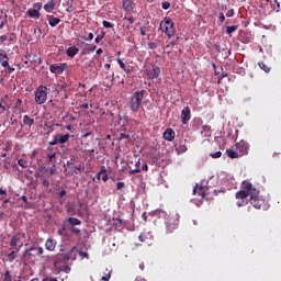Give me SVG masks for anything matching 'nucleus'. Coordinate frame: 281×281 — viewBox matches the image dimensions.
I'll return each mask as SVG.
<instances>
[{
	"label": "nucleus",
	"mask_w": 281,
	"mask_h": 281,
	"mask_svg": "<svg viewBox=\"0 0 281 281\" xmlns=\"http://www.w3.org/2000/svg\"><path fill=\"white\" fill-rule=\"evenodd\" d=\"M238 30V25H232L226 27V34H234Z\"/></svg>",
	"instance_id": "obj_35"
},
{
	"label": "nucleus",
	"mask_w": 281,
	"mask_h": 281,
	"mask_svg": "<svg viewBox=\"0 0 281 281\" xmlns=\"http://www.w3.org/2000/svg\"><path fill=\"white\" fill-rule=\"evenodd\" d=\"M56 245L57 243L54 239L48 238L45 241V249H47V251H54V249H56Z\"/></svg>",
	"instance_id": "obj_20"
},
{
	"label": "nucleus",
	"mask_w": 281,
	"mask_h": 281,
	"mask_svg": "<svg viewBox=\"0 0 281 281\" xmlns=\"http://www.w3.org/2000/svg\"><path fill=\"white\" fill-rule=\"evenodd\" d=\"M22 258H32V250H30V248H26L23 251Z\"/></svg>",
	"instance_id": "obj_39"
},
{
	"label": "nucleus",
	"mask_w": 281,
	"mask_h": 281,
	"mask_svg": "<svg viewBox=\"0 0 281 281\" xmlns=\"http://www.w3.org/2000/svg\"><path fill=\"white\" fill-rule=\"evenodd\" d=\"M207 188L200 186L193 188V194H199V196L205 198V192Z\"/></svg>",
	"instance_id": "obj_21"
},
{
	"label": "nucleus",
	"mask_w": 281,
	"mask_h": 281,
	"mask_svg": "<svg viewBox=\"0 0 281 281\" xmlns=\"http://www.w3.org/2000/svg\"><path fill=\"white\" fill-rule=\"evenodd\" d=\"M160 30L161 32H165L168 38H172V36H175L177 32V30L175 29V22H172V19L170 18H166L164 21L160 22Z\"/></svg>",
	"instance_id": "obj_6"
},
{
	"label": "nucleus",
	"mask_w": 281,
	"mask_h": 281,
	"mask_svg": "<svg viewBox=\"0 0 281 281\" xmlns=\"http://www.w3.org/2000/svg\"><path fill=\"white\" fill-rule=\"evenodd\" d=\"M123 21H126V22H128V24L130 25H133V23H135V18H133V16H130V18H123Z\"/></svg>",
	"instance_id": "obj_45"
},
{
	"label": "nucleus",
	"mask_w": 281,
	"mask_h": 281,
	"mask_svg": "<svg viewBox=\"0 0 281 281\" xmlns=\"http://www.w3.org/2000/svg\"><path fill=\"white\" fill-rule=\"evenodd\" d=\"M94 49H98V46L93 44H87V47L82 48V56H89V54L93 53Z\"/></svg>",
	"instance_id": "obj_17"
},
{
	"label": "nucleus",
	"mask_w": 281,
	"mask_h": 281,
	"mask_svg": "<svg viewBox=\"0 0 281 281\" xmlns=\"http://www.w3.org/2000/svg\"><path fill=\"white\" fill-rule=\"evenodd\" d=\"M78 47L76 46H70L67 50L66 54L69 58H74V56H76V54H78Z\"/></svg>",
	"instance_id": "obj_27"
},
{
	"label": "nucleus",
	"mask_w": 281,
	"mask_h": 281,
	"mask_svg": "<svg viewBox=\"0 0 281 281\" xmlns=\"http://www.w3.org/2000/svg\"><path fill=\"white\" fill-rule=\"evenodd\" d=\"M102 24H103V27H105L106 30L113 27V23H111L106 20H103Z\"/></svg>",
	"instance_id": "obj_44"
},
{
	"label": "nucleus",
	"mask_w": 281,
	"mask_h": 281,
	"mask_svg": "<svg viewBox=\"0 0 281 281\" xmlns=\"http://www.w3.org/2000/svg\"><path fill=\"white\" fill-rule=\"evenodd\" d=\"M71 232H72V234H76V236H80V228L72 226Z\"/></svg>",
	"instance_id": "obj_46"
},
{
	"label": "nucleus",
	"mask_w": 281,
	"mask_h": 281,
	"mask_svg": "<svg viewBox=\"0 0 281 281\" xmlns=\"http://www.w3.org/2000/svg\"><path fill=\"white\" fill-rule=\"evenodd\" d=\"M106 35V33H104V32H102L100 35H97V37H95V43L97 44H100V43H102V40L104 38V36Z\"/></svg>",
	"instance_id": "obj_40"
},
{
	"label": "nucleus",
	"mask_w": 281,
	"mask_h": 281,
	"mask_svg": "<svg viewBox=\"0 0 281 281\" xmlns=\"http://www.w3.org/2000/svg\"><path fill=\"white\" fill-rule=\"evenodd\" d=\"M226 155L229 159H238V157H240L238 151H234V149H226Z\"/></svg>",
	"instance_id": "obj_29"
},
{
	"label": "nucleus",
	"mask_w": 281,
	"mask_h": 281,
	"mask_svg": "<svg viewBox=\"0 0 281 281\" xmlns=\"http://www.w3.org/2000/svg\"><path fill=\"white\" fill-rule=\"evenodd\" d=\"M23 124H24V126H29V128H32V126L34 124V119L30 117V115H24Z\"/></svg>",
	"instance_id": "obj_28"
},
{
	"label": "nucleus",
	"mask_w": 281,
	"mask_h": 281,
	"mask_svg": "<svg viewBox=\"0 0 281 281\" xmlns=\"http://www.w3.org/2000/svg\"><path fill=\"white\" fill-rule=\"evenodd\" d=\"M81 168H82L81 166L75 167L74 172H75L76 175H78V173L80 172Z\"/></svg>",
	"instance_id": "obj_64"
},
{
	"label": "nucleus",
	"mask_w": 281,
	"mask_h": 281,
	"mask_svg": "<svg viewBox=\"0 0 281 281\" xmlns=\"http://www.w3.org/2000/svg\"><path fill=\"white\" fill-rule=\"evenodd\" d=\"M5 111H8V109L5 108V105H3V103L0 102V115H3Z\"/></svg>",
	"instance_id": "obj_50"
},
{
	"label": "nucleus",
	"mask_w": 281,
	"mask_h": 281,
	"mask_svg": "<svg viewBox=\"0 0 281 281\" xmlns=\"http://www.w3.org/2000/svg\"><path fill=\"white\" fill-rule=\"evenodd\" d=\"M48 159H47V161H54V159L56 158V154L54 153V154H48Z\"/></svg>",
	"instance_id": "obj_53"
},
{
	"label": "nucleus",
	"mask_w": 281,
	"mask_h": 281,
	"mask_svg": "<svg viewBox=\"0 0 281 281\" xmlns=\"http://www.w3.org/2000/svg\"><path fill=\"white\" fill-rule=\"evenodd\" d=\"M18 164H19V166H21V168H29V166H30L27 160H25L23 158L19 159Z\"/></svg>",
	"instance_id": "obj_36"
},
{
	"label": "nucleus",
	"mask_w": 281,
	"mask_h": 281,
	"mask_svg": "<svg viewBox=\"0 0 281 281\" xmlns=\"http://www.w3.org/2000/svg\"><path fill=\"white\" fill-rule=\"evenodd\" d=\"M45 12L52 13L54 10H56V1L55 0H48L46 4H44Z\"/></svg>",
	"instance_id": "obj_18"
},
{
	"label": "nucleus",
	"mask_w": 281,
	"mask_h": 281,
	"mask_svg": "<svg viewBox=\"0 0 281 281\" xmlns=\"http://www.w3.org/2000/svg\"><path fill=\"white\" fill-rule=\"evenodd\" d=\"M16 260V251L12 250L7 255V262H14Z\"/></svg>",
	"instance_id": "obj_32"
},
{
	"label": "nucleus",
	"mask_w": 281,
	"mask_h": 281,
	"mask_svg": "<svg viewBox=\"0 0 281 281\" xmlns=\"http://www.w3.org/2000/svg\"><path fill=\"white\" fill-rule=\"evenodd\" d=\"M79 256L81 258H89V254L88 252H85V251H79Z\"/></svg>",
	"instance_id": "obj_57"
},
{
	"label": "nucleus",
	"mask_w": 281,
	"mask_h": 281,
	"mask_svg": "<svg viewBox=\"0 0 281 281\" xmlns=\"http://www.w3.org/2000/svg\"><path fill=\"white\" fill-rule=\"evenodd\" d=\"M77 254H78V248L76 246H74L68 251H66L65 255H58V257L54 263L55 267L58 268L60 262H64V265H67V262H69V260H76Z\"/></svg>",
	"instance_id": "obj_5"
},
{
	"label": "nucleus",
	"mask_w": 281,
	"mask_h": 281,
	"mask_svg": "<svg viewBox=\"0 0 281 281\" xmlns=\"http://www.w3.org/2000/svg\"><path fill=\"white\" fill-rule=\"evenodd\" d=\"M0 65L8 70V74H14V68L10 66V57H8V53L3 48H0Z\"/></svg>",
	"instance_id": "obj_7"
},
{
	"label": "nucleus",
	"mask_w": 281,
	"mask_h": 281,
	"mask_svg": "<svg viewBox=\"0 0 281 281\" xmlns=\"http://www.w3.org/2000/svg\"><path fill=\"white\" fill-rule=\"evenodd\" d=\"M65 1V7H66V12L71 14V12H76V7H74V3L76 0H64Z\"/></svg>",
	"instance_id": "obj_19"
},
{
	"label": "nucleus",
	"mask_w": 281,
	"mask_h": 281,
	"mask_svg": "<svg viewBox=\"0 0 281 281\" xmlns=\"http://www.w3.org/2000/svg\"><path fill=\"white\" fill-rule=\"evenodd\" d=\"M42 186H44L45 188H49V180L42 179Z\"/></svg>",
	"instance_id": "obj_52"
},
{
	"label": "nucleus",
	"mask_w": 281,
	"mask_h": 281,
	"mask_svg": "<svg viewBox=\"0 0 281 281\" xmlns=\"http://www.w3.org/2000/svg\"><path fill=\"white\" fill-rule=\"evenodd\" d=\"M148 47L149 49H157V43L151 42L148 44Z\"/></svg>",
	"instance_id": "obj_55"
},
{
	"label": "nucleus",
	"mask_w": 281,
	"mask_h": 281,
	"mask_svg": "<svg viewBox=\"0 0 281 281\" xmlns=\"http://www.w3.org/2000/svg\"><path fill=\"white\" fill-rule=\"evenodd\" d=\"M3 281H12V274H10V270L4 272Z\"/></svg>",
	"instance_id": "obj_43"
},
{
	"label": "nucleus",
	"mask_w": 281,
	"mask_h": 281,
	"mask_svg": "<svg viewBox=\"0 0 281 281\" xmlns=\"http://www.w3.org/2000/svg\"><path fill=\"white\" fill-rule=\"evenodd\" d=\"M42 281H58V279L54 277H45Z\"/></svg>",
	"instance_id": "obj_51"
},
{
	"label": "nucleus",
	"mask_w": 281,
	"mask_h": 281,
	"mask_svg": "<svg viewBox=\"0 0 281 281\" xmlns=\"http://www.w3.org/2000/svg\"><path fill=\"white\" fill-rule=\"evenodd\" d=\"M179 218V213H177L176 211L165 213V226L167 229V234H172L175 229H178Z\"/></svg>",
	"instance_id": "obj_2"
},
{
	"label": "nucleus",
	"mask_w": 281,
	"mask_h": 281,
	"mask_svg": "<svg viewBox=\"0 0 281 281\" xmlns=\"http://www.w3.org/2000/svg\"><path fill=\"white\" fill-rule=\"evenodd\" d=\"M138 240H140V243H145V245H148V243L150 241V239L148 238V236H146V233H143L138 236Z\"/></svg>",
	"instance_id": "obj_33"
},
{
	"label": "nucleus",
	"mask_w": 281,
	"mask_h": 281,
	"mask_svg": "<svg viewBox=\"0 0 281 281\" xmlns=\"http://www.w3.org/2000/svg\"><path fill=\"white\" fill-rule=\"evenodd\" d=\"M30 251H33L32 256L34 258H36V256H40V258L45 259V256H43V254H45V249H43V247L32 246V247H30Z\"/></svg>",
	"instance_id": "obj_15"
},
{
	"label": "nucleus",
	"mask_w": 281,
	"mask_h": 281,
	"mask_svg": "<svg viewBox=\"0 0 281 281\" xmlns=\"http://www.w3.org/2000/svg\"><path fill=\"white\" fill-rule=\"evenodd\" d=\"M124 187H125L124 182L116 183V190H122V188H124Z\"/></svg>",
	"instance_id": "obj_56"
},
{
	"label": "nucleus",
	"mask_w": 281,
	"mask_h": 281,
	"mask_svg": "<svg viewBox=\"0 0 281 281\" xmlns=\"http://www.w3.org/2000/svg\"><path fill=\"white\" fill-rule=\"evenodd\" d=\"M222 156H223V153L221 151L210 154V157H212V159H221Z\"/></svg>",
	"instance_id": "obj_41"
},
{
	"label": "nucleus",
	"mask_w": 281,
	"mask_h": 281,
	"mask_svg": "<svg viewBox=\"0 0 281 281\" xmlns=\"http://www.w3.org/2000/svg\"><path fill=\"white\" fill-rule=\"evenodd\" d=\"M5 41H8V35H1L0 43H5Z\"/></svg>",
	"instance_id": "obj_62"
},
{
	"label": "nucleus",
	"mask_w": 281,
	"mask_h": 281,
	"mask_svg": "<svg viewBox=\"0 0 281 281\" xmlns=\"http://www.w3.org/2000/svg\"><path fill=\"white\" fill-rule=\"evenodd\" d=\"M103 281H109L111 280V272H109L106 276L102 277Z\"/></svg>",
	"instance_id": "obj_61"
},
{
	"label": "nucleus",
	"mask_w": 281,
	"mask_h": 281,
	"mask_svg": "<svg viewBox=\"0 0 281 281\" xmlns=\"http://www.w3.org/2000/svg\"><path fill=\"white\" fill-rule=\"evenodd\" d=\"M192 120V112L190 111V106H186L181 111V122L182 124H188Z\"/></svg>",
	"instance_id": "obj_13"
},
{
	"label": "nucleus",
	"mask_w": 281,
	"mask_h": 281,
	"mask_svg": "<svg viewBox=\"0 0 281 281\" xmlns=\"http://www.w3.org/2000/svg\"><path fill=\"white\" fill-rule=\"evenodd\" d=\"M139 165H140V162H139V159H138L136 161V164H135L136 168L131 171V175H135L137 172H142V169L139 168Z\"/></svg>",
	"instance_id": "obj_38"
},
{
	"label": "nucleus",
	"mask_w": 281,
	"mask_h": 281,
	"mask_svg": "<svg viewBox=\"0 0 281 281\" xmlns=\"http://www.w3.org/2000/svg\"><path fill=\"white\" fill-rule=\"evenodd\" d=\"M36 104H45L47 102V87L40 86L35 92Z\"/></svg>",
	"instance_id": "obj_8"
},
{
	"label": "nucleus",
	"mask_w": 281,
	"mask_h": 281,
	"mask_svg": "<svg viewBox=\"0 0 281 281\" xmlns=\"http://www.w3.org/2000/svg\"><path fill=\"white\" fill-rule=\"evenodd\" d=\"M249 201L255 210H267V202L265 199H260V191L254 184H251Z\"/></svg>",
	"instance_id": "obj_3"
},
{
	"label": "nucleus",
	"mask_w": 281,
	"mask_h": 281,
	"mask_svg": "<svg viewBox=\"0 0 281 281\" xmlns=\"http://www.w3.org/2000/svg\"><path fill=\"white\" fill-rule=\"evenodd\" d=\"M5 25H8V15L3 11H0V30H3Z\"/></svg>",
	"instance_id": "obj_22"
},
{
	"label": "nucleus",
	"mask_w": 281,
	"mask_h": 281,
	"mask_svg": "<svg viewBox=\"0 0 281 281\" xmlns=\"http://www.w3.org/2000/svg\"><path fill=\"white\" fill-rule=\"evenodd\" d=\"M145 75L147 76V78H149V80H155L159 78V76H161V68L153 64L145 69Z\"/></svg>",
	"instance_id": "obj_9"
},
{
	"label": "nucleus",
	"mask_w": 281,
	"mask_h": 281,
	"mask_svg": "<svg viewBox=\"0 0 281 281\" xmlns=\"http://www.w3.org/2000/svg\"><path fill=\"white\" fill-rule=\"evenodd\" d=\"M220 22L225 23V14L220 13Z\"/></svg>",
	"instance_id": "obj_63"
},
{
	"label": "nucleus",
	"mask_w": 281,
	"mask_h": 281,
	"mask_svg": "<svg viewBox=\"0 0 281 281\" xmlns=\"http://www.w3.org/2000/svg\"><path fill=\"white\" fill-rule=\"evenodd\" d=\"M236 148L239 150L240 157H245V155H249V143L247 140H239L236 143Z\"/></svg>",
	"instance_id": "obj_12"
},
{
	"label": "nucleus",
	"mask_w": 281,
	"mask_h": 281,
	"mask_svg": "<svg viewBox=\"0 0 281 281\" xmlns=\"http://www.w3.org/2000/svg\"><path fill=\"white\" fill-rule=\"evenodd\" d=\"M117 65L119 67H121V69H123V71H125V74H131L130 68L126 67V64H124V60L117 59Z\"/></svg>",
	"instance_id": "obj_31"
},
{
	"label": "nucleus",
	"mask_w": 281,
	"mask_h": 281,
	"mask_svg": "<svg viewBox=\"0 0 281 281\" xmlns=\"http://www.w3.org/2000/svg\"><path fill=\"white\" fill-rule=\"evenodd\" d=\"M67 223L70 225V227H76V225H82V221L76 217H68Z\"/></svg>",
	"instance_id": "obj_26"
},
{
	"label": "nucleus",
	"mask_w": 281,
	"mask_h": 281,
	"mask_svg": "<svg viewBox=\"0 0 281 281\" xmlns=\"http://www.w3.org/2000/svg\"><path fill=\"white\" fill-rule=\"evenodd\" d=\"M201 135H203L204 137H211L212 136V126L203 125L202 131H201Z\"/></svg>",
	"instance_id": "obj_23"
},
{
	"label": "nucleus",
	"mask_w": 281,
	"mask_h": 281,
	"mask_svg": "<svg viewBox=\"0 0 281 281\" xmlns=\"http://www.w3.org/2000/svg\"><path fill=\"white\" fill-rule=\"evenodd\" d=\"M0 195L1 196H7L8 195V191L5 189L0 188Z\"/></svg>",
	"instance_id": "obj_60"
},
{
	"label": "nucleus",
	"mask_w": 281,
	"mask_h": 281,
	"mask_svg": "<svg viewBox=\"0 0 281 281\" xmlns=\"http://www.w3.org/2000/svg\"><path fill=\"white\" fill-rule=\"evenodd\" d=\"M58 23H60V19H58L54 15H48V24L50 25V27H56V25H58Z\"/></svg>",
	"instance_id": "obj_25"
},
{
	"label": "nucleus",
	"mask_w": 281,
	"mask_h": 281,
	"mask_svg": "<svg viewBox=\"0 0 281 281\" xmlns=\"http://www.w3.org/2000/svg\"><path fill=\"white\" fill-rule=\"evenodd\" d=\"M65 207H66V212H68V214H70V212H74V206H71V204L67 203L65 205Z\"/></svg>",
	"instance_id": "obj_49"
},
{
	"label": "nucleus",
	"mask_w": 281,
	"mask_h": 281,
	"mask_svg": "<svg viewBox=\"0 0 281 281\" xmlns=\"http://www.w3.org/2000/svg\"><path fill=\"white\" fill-rule=\"evenodd\" d=\"M241 190L235 193V198L237 199L236 205L237 207H245L247 203H249V196L251 193V182L245 180L241 183Z\"/></svg>",
	"instance_id": "obj_1"
},
{
	"label": "nucleus",
	"mask_w": 281,
	"mask_h": 281,
	"mask_svg": "<svg viewBox=\"0 0 281 281\" xmlns=\"http://www.w3.org/2000/svg\"><path fill=\"white\" fill-rule=\"evenodd\" d=\"M162 10H170V2L166 1L161 4Z\"/></svg>",
	"instance_id": "obj_47"
},
{
	"label": "nucleus",
	"mask_w": 281,
	"mask_h": 281,
	"mask_svg": "<svg viewBox=\"0 0 281 281\" xmlns=\"http://www.w3.org/2000/svg\"><path fill=\"white\" fill-rule=\"evenodd\" d=\"M164 139H166V142H172L176 137V133L175 130L172 128H167L164 134H162Z\"/></svg>",
	"instance_id": "obj_16"
},
{
	"label": "nucleus",
	"mask_w": 281,
	"mask_h": 281,
	"mask_svg": "<svg viewBox=\"0 0 281 281\" xmlns=\"http://www.w3.org/2000/svg\"><path fill=\"white\" fill-rule=\"evenodd\" d=\"M67 69V64H53L49 66V71L50 74H55L56 76H60L61 74L65 72Z\"/></svg>",
	"instance_id": "obj_11"
},
{
	"label": "nucleus",
	"mask_w": 281,
	"mask_h": 281,
	"mask_svg": "<svg viewBox=\"0 0 281 281\" xmlns=\"http://www.w3.org/2000/svg\"><path fill=\"white\" fill-rule=\"evenodd\" d=\"M69 142V134H57L54 136L53 140L48 143V146H56L58 144H67Z\"/></svg>",
	"instance_id": "obj_10"
},
{
	"label": "nucleus",
	"mask_w": 281,
	"mask_h": 281,
	"mask_svg": "<svg viewBox=\"0 0 281 281\" xmlns=\"http://www.w3.org/2000/svg\"><path fill=\"white\" fill-rule=\"evenodd\" d=\"M123 10L128 14H133L135 10V2H133V0H123Z\"/></svg>",
	"instance_id": "obj_14"
},
{
	"label": "nucleus",
	"mask_w": 281,
	"mask_h": 281,
	"mask_svg": "<svg viewBox=\"0 0 281 281\" xmlns=\"http://www.w3.org/2000/svg\"><path fill=\"white\" fill-rule=\"evenodd\" d=\"M21 104H23V100L18 99L14 105V109H19V106H21Z\"/></svg>",
	"instance_id": "obj_54"
},
{
	"label": "nucleus",
	"mask_w": 281,
	"mask_h": 281,
	"mask_svg": "<svg viewBox=\"0 0 281 281\" xmlns=\"http://www.w3.org/2000/svg\"><path fill=\"white\" fill-rule=\"evenodd\" d=\"M27 15L31 18V19H41V12L36 9H29L27 10Z\"/></svg>",
	"instance_id": "obj_24"
},
{
	"label": "nucleus",
	"mask_w": 281,
	"mask_h": 281,
	"mask_svg": "<svg viewBox=\"0 0 281 281\" xmlns=\"http://www.w3.org/2000/svg\"><path fill=\"white\" fill-rule=\"evenodd\" d=\"M128 137H131L130 134L121 133L119 139H120V140H122V139H128Z\"/></svg>",
	"instance_id": "obj_48"
},
{
	"label": "nucleus",
	"mask_w": 281,
	"mask_h": 281,
	"mask_svg": "<svg viewBox=\"0 0 281 281\" xmlns=\"http://www.w3.org/2000/svg\"><path fill=\"white\" fill-rule=\"evenodd\" d=\"M19 240H21V238H19V236L16 235H13L11 237V240H10V247H13L14 249H16V247L19 246Z\"/></svg>",
	"instance_id": "obj_30"
},
{
	"label": "nucleus",
	"mask_w": 281,
	"mask_h": 281,
	"mask_svg": "<svg viewBox=\"0 0 281 281\" xmlns=\"http://www.w3.org/2000/svg\"><path fill=\"white\" fill-rule=\"evenodd\" d=\"M146 95V90L136 91L131 97L130 101V109L134 113H137L139 111V108L142 106V102L144 101V97Z\"/></svg>",
	"instance_id": "obj_4"
},
{
	"label": "nucleus",
	"mask_w": 281,
	"mask_h": 281,
	"mask_svg": "<svg viewBox=\"0 0 281 281\" xmlns=\"http://www.w3.org/2000/svg\"><path fill=\"white\" fill-rule=\"evenodd\" d=\"M176 150L178 155H182V153L188 150V147L186 145H179Z\"/></svg>",
	"instance_id": "obj_34"
},
{
	"label": "nucleus",
	"mask_w": 281,
	"mask_h": 281,
	"mask_svg": "<svg viewBox=\"0 0 281 281\" xmlns=\"http://www.w3.org/2000/svg\"><path fill=\"white\" fill-rule=\"evenodd\" d=\"M226 16H228V18L234 16V9H229V10L226 12Z\"/></svg>",
	"instance_id": "obj_58"
},
{
	"label": "nucleus",
	"mask_w": 281,
	"mask_h": 281,
	"mask_svg": "<svg viewBox=\"0 0 281 281\" xmlns=\"http://www.w3.org/2000/svg\"><path fill=\"white\" fill-rule=\"evenodd\" d=\"M101 175H106V167L101 166L100 171L97 173V179L100 180Z\"/></svg>",
	"instance_id": "obj_42"
},
{
	"label": "nucleus",
	"mask_w": 281,
	"mask_h": 281,
	"mask_svg": "<svg viewBox=\"0 0 281 281\" xmlns=\"http://www.w3.org/2000/svg\"><path fill=\"white\" fill-rule=\"evenodd\" d=\"M259 65V67H260V69H262L263 71H266V74H269L270 71H271V68H269L268 66H267V64H265V63H259L258 64Z\"/></svg>",
	"instance_id": "obj_37"
},
{
	"label": "nucleus",
	"mask_w": 281,
	"mask_h": 281,
	"mask_svg": "<svg viewBox=\"0 0 281 281\" xmlns=\"http://www.w3.org/2000/svg\"><path fill=\"white\" fill-rule=\"evenodd\" d=\"M9 41H11V43H16V35H14V33H12Z\"/></svg>",
	"instance_id": "obj_59"
}]
</instances>
